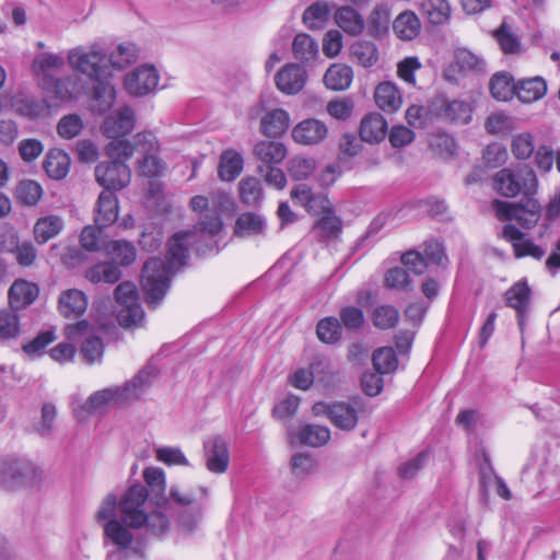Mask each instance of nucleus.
Returning a JSON list of instances; mask_svg holds the SVG:
<instances>
[{"mask_svg":"<svg viewBox=\"0 0 560 560\" xmlns=\"http://www.w3.org/2000/svg\"><path fill=\"white\" fill-rule=\"evenodd\" d=\"M316 334L320 341L325 343L337 342L341 337V326L337 318L326 317L318 322Z\"/></svg>","mask_w":560,"mask_h":560,"instance_id":"4d7b16f0","label":"nucleus"},{"mask_svg":"<svg viewBox=\"0 0 560 560\" xmlns=\"http://www.w3.org/2000/svg\"><path fill=\"white\" fill-rule=\"evenodd\" d=\"M43 195V189L35 180H22L16 187V196L22 203L26 206H35L38 203Z\"/></svg>","mask_w":560,"mask_h":560,"instance_id":"69168bd1","label":"nucleus"},{"mask_svg":"<svg viewBox=\"0 0 560 560\" xmlns=\"http://www.w3.org/2000/svg\"><path fill=\"white\" fill-rule=\"evenodd\" d=\"M137 58V49L133 44H119L114 51L107 57V65L116 68L124 69L130 63L135 62Z\"/></svg>","mask_w":560,"mask_h":560,"instance_id":"864d4df0","label":"nucleus"},{"mask_svg":"<svg viewBox=\"0 0 560 560\" xmlns=\"http://www.w3.org/2000/svg\"><path fill=\"white\" fill-rule=\"evenodd\" d=\"M254 155L264 167L281 163L287 155V148L277 141H260L254 148Z\"/></svg>","mask_w":560,"mask_h":560,"instance_id":"72a5a7b5","label":"nucleus"},{"mask_svg":"<svg viewBox=\"0 0 560 560\" xmlns=\"http://www.w3.org/2000/svg\"><path fill=\"white\" fill-rule=\"evenodd\" d=\"M312 411L316 417L326 416L336 428L347 432L354 430L359 422L357 402L335 401L330 404L318 401L313 405Z\"/></svg>","mask_w":560,"mask_h":560,"instance_id":"1a4fd4ad","label":"nucleus"},{"mask_svg":"<svg viewBox=\"0 0 560 560\" xmlns=\"http://www.w3.org/2000/svg\"><path fill=\"white\" fill-rule=\"evenodd\" d=\"M329 10L326 3L316 2L310 5L303 13L304 23L312 30L319 28L328 18Z\"/></svg>","mask_w":560,"mask_h":560,"instance_id":"338daca9","label":"nucleus"},{"mask_svg":"<svg viewBox=\"0 0 560 560\" xmlns=\"http://www.w3.org/2000/svg\"><path fill=\"white\" fill-rule=\"evenodd\" d=\"M387 130L385 118L378 113H371L362 118L359 135L362 141L373 144L383 141Z\"/></svg>","mask_w":560,"mask_h":560,"instance_id":"a878e982","label":"nucleus"},{"mask_svg":"<svg viewBox=\"0 0 560 560\" xmlns=\"http://www.w3.org/2000/svg\"><path fill=\"white\" fill-rule=\"evenodd\" d=\"M293 56L302 63H310L318 56L317 42L308 34H298L292 43Z\"/></svg>","mask_w":560,"mask_h":560,"instance_id":"c03bdc74","label":"nucleus"},{"mask_svg":"<svg viewBox=\"0 0 560 560\" xmlns=\"http://www.w3.org/2000/svg\"><path fill=\"white\" fill-rule=\"evenodd\" d=\"M351 56L364 68H371L378 61V50L374 43L358 40L351 45Z\"/></svg>","mask_w":560,"mask_h":560,"instance_id":"de8ad7c7","label":"nucleus"},{"mask_svg":"<svg viewBox=\"0 0 560 560\" xmlns=\"http://www.w3.org/2000/svg\"><path fill=\"white\" fill-rule=\"evenodd\" d=\"M373 365L380 374H388L397 369L398 360L392 347H383L374 351Z\"/></svg>","mask_w":560,"mask_h":560,"instance_id":"603ef678","label":"nucleus"},{"mask_svg":"<svg viewBox=\"0 0 560 560\" xmlns=\"http://www.w3.org/2000/svg\"><path fill=\"white\" fill-rule=\"evenodd\" d=\"M420 11L432 25H442L450 20L452 10L447 0H422Z\"/></svg>","mask_w":560,"mask_h":560,"instance_id":"e433bc0d","label":"nucleus"},{"mask_svg":"<svg viewBox=\"0 0 560 560\" xmlns=\"http://www.w3.org/2000/svg\"><path fill=\"white\" fill-rule=\"evenodd\" d=\"M88 296L78 289H68L60 293L58 299V311L67 318H78L88 308Z\"/></svg>","mask_w":560,"mask_h":560,"instance_id":"393cba45","label":"nucleus"},{"mask_svg":"<svg viewBox=\"0 0 560 560\" xmlns=\"http://www.w3.org/2000/svg\"><path fill=\"white\" fill-rule=\"evenodd\" d=\"M502 237L512 244L516 258L528 256L539 260L546 254L542 247L536 245L532 240L526 238L525 234L511 223L503 226Z\"/></svg>","mask_w":560,"mask_h":560,"instance_id":"f3484780","label":"nucleus"},{"mask_svg":"<svg viewBox=\"0 0 560 560\" xmlns=\"http://www.w3.org/2000/svg\"><path fill=\"white\" fill-rule=\"evenodd\" d=\"M266 226L265 219L254 212L242 213L234 226V234L238 237H249L264 233Z\"/></svg>","mask_w":560,"mask_h":560,"instance_id":"ea45409f","label":"nucleus"},{"mask_svg":"<svg viewBox=\"0 0 560 560\" xmlns=\"http://www.w3.org/2000/svg\"><path fill=\"white\" fill-rule=\"evenodd\" d=\"M135 127V113L132 108L125 106L115 115L108 116L102 126L106 137L114 140H121L126 135L132 131Z\"/></svg>","mask_w":560,"mask_h":560,"instance_id":"6ab92c4d","label":"nucleus"},{"mask_svg":"<svg viewBox=\"0 0 560 560\" xmlns=\"http://www.w3.org/2000/svg\"><path fill=\"white\" fill-rule=\"evenodd\" d=\"M329 373L328 362L316 357L311 363L308 369H299L290 377V383L293 387L302 390H307L314 381L327 384L326 375Z\"/></svg>","mask_w":560,"mask_h":560,"instance_id":"a211bd4d","label":"nucleus"},{"mask_svg":"<svg viewBox=\"0 0 560 560\" xmlns=\"http://www.w3.org/2000/svg\"><path fill=\"white\" fill-rule=\"evenodd\" d=\"M36 467L21 459L0 460V483L7 487H19L31 485L36 477Z\"/></svg>","mask_w":560,"mask_h":560,"instance_id":"ddd939ff","label":"nucleus"},{"mask_svg":"<svg viewBox=\"0 0 560 560\" xmlns=\"http://www.w3.org/2000/svg\"><path fill=\"white\" fill-rule=\"evenodd\" d=\"M118 199L113 191L103 190L95 205L94 222L98 228H107L118 219Z\"/></svg>","mask_w":560,"mask_h":560,"instance_id":"5701e85b","label":"nucleus"},{"mask_svg":"<svg viewBox=\"0 0 560 560\" xmlns=\"http://www.w3.org/2000/svg\"><path fill=\"white\" fill-rule=\"evenodd\" d=\"M399 320V312L393 305H380L372 313L373 325L382 330L394 328Z\"/></svg>","mask_w":560,"mask_h":560,"instance_id":"3c124183","label":"nucleus"},{"mask_svg":"<svg viewBox=\"0 0 560 560\" xmlns=\"http://www.w3.org/2000/svg\"><path fill=\"white\" fill-rule=\"evenodd\" d=\"M125 161V159H112L95 167L96 182L105 188L104 190L114 192L129 184L131 172Z\"/></svg>","mask_w":560,"mask_h":560,"instance_id":"f8f14e48","label":"nucleus"},{"mask_svg":"<svg viewBox=\"0 0 560 560\" xmlns=\"http://www.w3.org/2000/svg\"><path fill=\"white\" fill-rule=\"evenodd\" d=\"M159 375L158 368L149 363L122 386L107 387L93 393L85 401L86 412L102 411L110 406H126L138 400Z\"/></svg>","mask_w":560,"mask_h":560,"instance_id":"7ed1b4c3","label":"nucleus"},{"mask_svg":"<svg viewBox=\"0 0 560 560\" xmlns=\"http://www.w3.org/2000/svg\"><path fill=\"white\" fill-rule=\"evenodd\" d=\"M103 229L104 228H98L96 224L84 226L80 234L81 246L88 252L101 250L105 243L102 233Z\"/></svg>","mask_w":560,"mask_h":560,"instance_id":"0e129e2a","label":"nucleus"},{"mask_svg":"<svg viewBox=\"0 0 560 560\" xmlns=\"http://www.w3.org/2000/svg\"><path fill=\"white\" fill-rule=\"evenodd\" d=\"M190 231L178 232L167 243L166 259L159 257L150 258L142 268V288L145 294V302L150 307L155 308L164 299L171 283V278L185 264L188 257L186 241L192 236Z\"/></svg>","mask_w":560,"mask_h":560,"instance_id":"f257e3e1","label":"nucleus"},{"mask_svg":"<svg viewBox=\"0 0 560 560\" xmlns=\"http://www.w3.org/2000/svg\"><path fill=\"white\" fill-rule=\"evenodd\" d=\"M63 228L65 221L58 214L40 217L34 224V238L38 244H46L49 240L59 235Z\"/></svg>","mask_w":560,"mask_h":560,"instance_id":"c756f323","label":"nucleus"},{"mask_svg":"<svg viewBox=\"0 0 560 560\" xmlns=\"http://www.w3.org/2000/svg\"><path fill=\"white\" fill-rule=\"evenodd\" d=\"M43 167L50 178L56 180L62 179L69 172L70 158L62 150H50L45 156Z\"/></svg>","mask_w":560,"mask_h":560,"instance_id":"f704fd0d","label":"nucleus"},{"mask_svg":"<svg viewBox=\"0 0 560 560\" xmlns=\"http://www.w3.org/2000/svg\"><path fill=\"white\" fill-rule=\"evenodd\" d=\"M65 65V60L60 55L54 52H40L36 55L32 61L31 70L38 83L46 81L55 75Z\"/></svg>","mask_w":560,"mask_h":560,"instance_id":"bb28decb","label":"nucleus"},{"mask_svg":"<svg viewBox=\"0 0 560 560\" xmlns=\"http://www.w3.org/2000/svg\"><path fill=\"white\" fill-rule=\"evenodd\" d=\"M69 66L96 82L93 89L94 98L98 103V110H108L115 101V89L107 82L109 66L107 54L98 43L89 48L78 46L68 52Z\"/></svg>","mask_w":560,"mask_h":560,"instance_id":"f03ea898","label":"nucleus"},{"mask_svg":"<svg viewBox=\"0 0 560 560\" xmlns=\"http://www.w3.org/2000/svg\"><path fill=\"white\" fill-rule=\"evenodd\" d=\"M148 498L147 487L140 483L129 487L118 503L120 518L130 528L144 527L151 535H163L168 529V518L162 511L149 513Z\"/></svg>","mask_w":560,"mask_h":560,"instance_id":"20e7f679","label":"nucleus"},{"mask_svg":"<svg viewBox=\"0 0 560 560\" xmlns=\"http://www.w3.org/2000/svg\"><path fill=\"white\" fill-rule=\"evenodd\" d=\"M238 191L242 202L248 207L259 206L264 199L261 183L253 176L241 179Z\"/></svg>","mask_w":560,"mask_h":560,"instance_id":"a18cd8bd","label":"nucleus"},{"mask_svg":"<svg viewBox=\"0 0 560 560\" xmlns=\"http://www.w3.org/2000/svg\"><path fill=\"white\" fill-rule=\"evenodd\" d=\"M290 436L306 446L320 447L330 440V430L325 425L305 424L296 431H289Z\"/></svg>","mask_w":560,"mask_h":560,"instance_id":"c85d7f7f","label":"nucleus"},{"mask_svg":"<svg viewBox=\"0 0 560 560\" xmlns=\"http://www.w3.org/2000/svg\"><path fill=\"white\" fill-rule=\"evenodd\" d=\"M393 30L400 39L411 40L419 35L421 23L412 11H404L395 19Z\"/></svg>","mask_w":560,"mask_h":560,"instance_id":"4c0bfd02","label":"nucleus"},{"mask_svg":"<svg viewBox=\"0 0 560 560\" xmlns=\"http://www.w3.org/2000/svg\"><path fill=\"white\" fill-rule=\"evenodd\" d=\"M328 133L327 126L315 118L299 122L292 130V138L296 143L314 145L320 143Z\"/></svg>","mask_w":560,"mask_h":560,"instance_id":"aec40b11","label":"nucleus"},{"mask_svg":"<svg viewBox=\"0 0 560 560\" xmlns=\"http://www.w3.org/2000/svg\"><path fill=\"white\" fill-rule=\"evenodd\" d=\"M39 288L36 283L26 280H15L9 290V303L14 310H22L31 305L38 296Z\"/></svg>","mask_w":560,"mask_h":560,"instance_id":"cd10ccee","label":"nucleus"},{"mask_svg":"<svg viewBox=\"0 0 560 560\" xmlns=\"http://www.w3.org/2000/svg\"><path fill=\"white\" fill-rule=\"evenodd\" d=\"M275 81L281 92L289 95L296 94L305 85L306 72L302 67L289 63L276 74Z\"/></svg>","mask_w":560,"mask_h":560,"instance_id":"412c9836","label":"nucleus"},{"mask_svg":"<svg viewBox=\"0 0 560 560\" xmlns=\"http://www.w3.org/2000/svg\"><path fill=\"white\" fill-rule=\"evenodd\" d=\"M105 250L120 266H129L137 258V250L132 243L118 240L105 245Z\"/></svg>","mask_w":560,"mask_h":560,"instance_id":"49530a36","label":"nucleus"},{"mask_svg":"<svg viewBox=\"0 0 560 560\" xmlns=\"http://www.w3.org/2000/svg\"><path fill=\"white\" fill-rule=\"evenodd\" d=\"M138 170L142 176L148 178L160 177L166 170V163L159 156V153H154L140 158Z\"/></svg>","mask_w":560,"mask_h":560,"instance_id":"13d9d810","label":"nucleus"},{"mask_svg":"<svg viewBox=\"0 0 560 560\" xmlns=\"http://www.w3.org/2000/svg\"><path fill=\"white\" fill-rule=\"evenodd\" d=\"M530 294L532 291L526 281H517L504 294L506 305L517 313V323L521 329L525 325V313L528 310Z\"/></svg>","mask_w":560,"mask_h":560,"instance_id":"b1692460","label":"nucleus"},{"mask_svg":"<svg viewBox=\"0 0 560 560\" xmlns=\"http://www.w3.org/2000/svg\"><path fill=\"white\" fill-rule=\"evenodd\" d=\"M209 197L211 214H206L202 219H199L195 229L202 234L214 236L223 225L220 214L232 211L234 201L231 195L223 190H214L210 192Z\"/></svg>","mask_w":560,"mask_h":560,"instance_id":"9b49d317","label":"nucleus"},{"mask_svg":"<svg viewBox=\"0 0 560 560\" xmlns=\"http://www.w3.org/2000/svg\"><path fill=\"white\" fill-rule=\"evenodd\" d=\"M547 93V82L541 77L518 80L516 96L523 103H533L542 98Z\"/></svg>","mask_w":560,"mask_h":560,"instance_id":"473e14b6","label":"nucleus"},{"mask_svg":"<svg viewBox=\"0 0 560 560\" xmlns=\"http://www.w3.org/2000/svg\"><path fill=\"white\" fill-rule=\"evenodd\" d=\"M105 539L109 540L115 547L108 550L105 560H128L131 553H136L135 548H130L133 541L131 528L127 526L121 518L109 520L103 524Z\"/></svg>","mask_w":560,"mask_h":560,"instance_id":"9d476101","label":"nucleus"},{"mask_svg":"<svg viewBox=\"0 0 560 560\" xmlns=\"http://www.w3.org/2000/svg\"><path fill=\"white\" fill-rule=\"evenodd\" d=\"M289 124V114L284 109L278 108L262 117L260 128L265 136L276 138L287 131Z\"/></svg>","mask_w":560,"mask_h":560,"instance_id":"c9c22d12","label":"nucleus"},{"mask_svg":"<svg viewBox=\"0 0 560 560\" xmlns=\"http://www.w3.org/2000/svg\"><path fill=\"white\" fill-rule=\"evenodd\" d=\"M511 151L517 160H528L535 152L534 136L530 132H521L513 137Z\"/></svg>","mask_w":560,"mask_h":560,"instance_id":"5fc2aeb1","label":"nucleus"},{"mask_svg":"<svg viewBox=\"0 0 560 560\" xmlns=\"http://www.w3.org/2000/svg\"><path fill=\"white\" fill-rule=\"evenodd\" d=\"M491 95L498 101H508L513 94H516V83L506 73H498L490 80Z\"/></svg>","mask_w":560,"mask_h":560,"instance_id":"8fccbe9b","label":"nucleus"},{"mask_svg":"<svg viewBox=\"0 0 560 560\" xmlns=\"http://www.w3.org/2000/svg\"><path fill=\"white\" fill-rule=\"evenodd\" d=\"M159 73L153 66H140L129 72L124 81L125 89L133 96H144L159 84Z\"/></svg>","mask_w":560,"mask_h":560,"instance_id":"4468645a","label":"nucleus"},{"mask_svg":"<svg viewBox=\"0 0 560 560\" xmlns=\"http://www.w3.org/2000/svg\"><path fill=\"white\" fill-rule=\"evenodd\" d=\"M243 167L242 154L233 149H228L220 155L218 175L224 182H232L242 173Z\"/></svg>","mask_w":560,"mask_h":560,"instance_id":"2f4dec72","label":"nucleus"},{"mask_svg":"<svg viewBox=\"0 0 560 560\" xmlns=\"http://www.w3.org/2000/svg\"><path fill=\"white\" fill-rule=\"evenodd\" d=\"M352 79V69L342 63H335L330 66L324 75L325 85L332 91L347 90L350 86Z\"/></svg>","mask_w":560,"mask_h":560,"instance_id":"58836bf2","label":"nucleus"},{"mask_svg":"<svg viewBox=\"0 0 560 560\" xmlns=\"http://www.w3.org/2000/svg\"><path fill=\"white\" fill-rule=\"evenodd\" d=\"M19 315L12 310L0 311V339H14L20 335Z\"/></svg>","mask_w":560,"mask_h":560,"instance_id":"6e6d98bb","label":"nucleus"},{"mask_svg":"<svg viewBox=\"0 0 560 560\" xmlns=\"http://www.w3.org/2000/svg\"><path fill=\"white\" fill-rule=\"evenodd\" d=\"M320 214L319 220L316 223V229L320 230L326 237L337 235L341 230V221L335 215L334 210L330 206L329 200L326 197H320Z\"/></svg>","mask_w":560,"mask_h":560,"instance_id":"37998d69","label":"nucleus"},{"mask_svg":"<svg viewBox=\"0 0 560 560\" xmlns=\"http://www.w3.org/2000/svg\"><path fill=\"white\" fill-rule=\"evenodd\" d=\"M205 463L210 472L223 474L228 470L230 464V452L228 441L215 435L209 438L203 443Z\"/></svg>","mask_w":560,"mask_h":560,"instance_id":"2eb2a0df","label":"nucleus"},{"mask_svg":"<svg viewBox=\"0 0 560 560\" xmlns=\"http://www.w3.org/2000/svg\"><path fill=\"white\" fill-rule=\"evenodd\" d=\"M337 25L350 35H359L364 30L362 15L351 7H341L335 13Z\"/></svg>","mask_w":560,"mask_h":560,"instance_id":"a19ab883","label":"nucleus"},{"mask_svg":"<svg viewBox=\"0 0 560 560\" xmlns=\"http://www.w3.org/2000/svg\"><path fill=\"white\" fill-rule=\"evenodd\" d=\"M289 174L296 180L306 179L315 171V161L313 159L295 156L290 160Z\"/></svg>","mask_w":560,"mask_h":560,"instance_id":"774afa93","label":"nucleus"},{"mask_svg":"<svg viewBox=\"0 0 560 560\" xmlns=\"http://www.w3.org/2000/svg\"><path fill=\"white\" fill-rule=\"evenodd\" d=\"M143 480L147 485L149 501L159 510H167L170 499L166 495V477L160 467H147L142 472Z\"/></svg>","mask_w":560,"mask_h":560,"instance_id":"dca6fc26","label":"nucleus"},{"mask_svg":"<svg viewBox=\"0 0 560 560\" xmlns=\"http://www.w3.org/2000/svg\"><path fill=\"white\" fill-rule=\"evenodd\" d=\"M70 80L57 78L56 75L46 79L39 83L47 97L55 102H63L71 98V91L69 89Z\"/></svg>","mask_w":560,"mask_h":560,"instance_id":"09e8293b","label":"nucleus"},{"mask_svg":"<svg viewBox=\"0 0 560 560\" xmlns=\"http://www.w3.org/2000/svg\"><path fill=\"white\" fill-rule=\"evenodd\" d=\"M135 153L141 158L160 153L158 138L151 131H144L137 133L132 141L114 140L107 145V154L110 159L129 160Z\"/></svg>","mask_w":560,"mask_h":560,"instance_id":"0eeeda50","label":"nucleus"},{"mask_svg":"<svg viewBox=\"0 0 560 560\" xmlns=\"http://www.w3.org/2000/svg\"><path fill=\"white\" fill-rule=\"evenodd\" d=\"M491 206L500 221H516L523 229L534 228L541 217V205L534 196H525L518 202L494 199Z\"/></svg>","mask_w":560,"mask_h":560,"instance_id":"423d86ee","label":"nucleus"},{"mask_svg":"<svg viewBox=\"0 0 560 560\" xmlns=\"http://www.w3.org/2000/svg\"><path fill=\"white\" fill-rule=\"evenodd\" d=\"M494 38L504 54H515L521 49L518 37L505 22H502L500 27L494 32Z\"/></svg>","mask_w":560,"mask_h":560,"instance_id":"680f3d73","label":"nucleus"},{"mask_svg":"<svg viewBox=\"0 0 560 560\" xmlns=\"http://www.w3.org/2000/svg\"><path fill=\"white\" fill-rule=\"evenodd\" d=\"M376 105L385 112H396L402 104L401 94L396 84L385 81L381 82L374 93Z\"/></svg>","mask_w":560,"mask_h":560,"instance_id":"7c9ffc66","label":"nucleus"},{"mask_svg":"<svg viewBox=\"0 0 560 560\" xmlns=\"http://www.w3.org/2000/svg\"><path fill=\"white\" fill-rule=\"evenodd\" d=\"M115 300L120 305L117 320L122 327L139 325L144 317V312L139 303L136 285L130 281L121 282L115 289Z\"/></svg>","mask_w":560,"mask_h":560,"instance_id":"6e6552de","label":"nucleus"},{"mask_svg":"<svg viewBox=\"0 0 560 560\" xmlns=\"http://www.w3.org/2000/svg\"><path fill=\"white\" fill-rule=\"evenodd\" d=\"M486 130L495 136H506L514 129L513 119L502 113H493L489 115L485 124Z\"/></svg>","mask_w":560,"mask_h":560,"instance_id":"052dcab7","label":"nucleus"},{"mask_svg":"<svg viewBox=\"0 0 560 560\" xmlns=\"http://www.w3.org/2000/svg\"><path fill=\"white\" fill-rule=\"evenodd\" d=\"M472 107L462 100H443L436 108V116L451 124L466 125L471 120Z\"/></svg>","mask_w":560,"mask_h":560,"instance_id":"4be33fe9","label":"nucleus"},{"mask_svg":"<svg viewBox=\"0 0 560 560\" xmlns=\"http://www.w3.org/2000/svg\"><path fill=\"white\" fill-rule=\"evenodd\" d=\"M12 106L15 113L28 118H37L44 112V106L39 101L25 95L15 96Z\"/></svg>","mask_w":560,"mask_h":560,"instance_id":"bf43d9fd","label":"nucleus"},{"mask_svg":"<svg viewBox=\"0 0 560 560\" xmlns=\"http://www.w3.org/2000/svg\"><path fill=\"white\" fill-rule=\"evenodd\" d=\"M85 278L94 284L116 283L121 278V271L113 261L98 262L85 271Z\"/></svg>","mask_w":560,"mask_h":560,"instance_id":"79ce46f5","label":"nucleus"},{"mask_svg":"<svg viewBox=\"0 0 560 560\" xmlns=\"http://www.w3.org/2000/svg\"><path fill=\"white\" fill-rule=\"evenodd\" d=\"M320 197H324L323 195L315 196L306 184H300L295 186L291 191V198L304 206L307 211L310 212H317L316 207L320 206Z\"/></svg>","mask_w":560,"mask_h":560,"instance_id":"e2e57ef3","label":"nucleus"},{"mask_svg":"<svg viewBox=\"0 0 560 560\" xmlns=\"http://www.w3.org/2000/svg\"><path fill=\"white\" fill-rule=\"evenodd\" d=\"M493 190L505 198L517 196H535L538 190V178L535 171L528 165L516 168L504 167L492 177Z\"/></svg>","mask_w":560,"mask_h":560,"instance_id":"39448f33","label":"nucleus"}]
</instances>
